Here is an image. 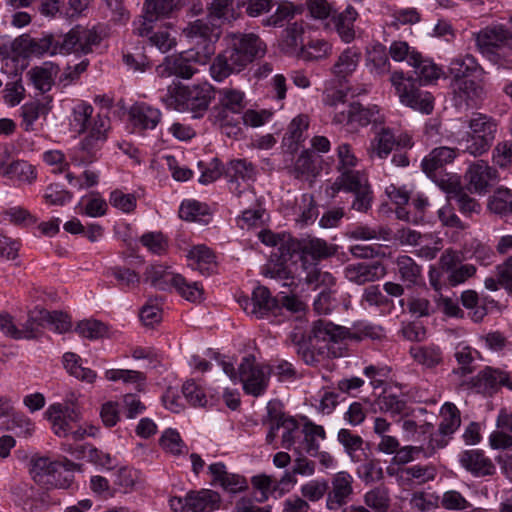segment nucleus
<instances>
[{
    "label": "nucleus",
    "mask_w": 512,
    "mask_h": 512,
    "mask_svg": "<svg viewBox=\"0 0 512 512\" xmlns=\"http://www.w3.org/2000/svg\"><path fill=\"white\" fill-rule=\"evenodd\" d=\"M376 404L380 411L391 415H401L406 409V402L394 394L381 395Z\"/></svg>",
    "instance_id": "680f3d73"
},
{
    "label": "nucleus",
    "mask_w": 512,
    "mask_h": 512,
    "mask_svg": "<svg viewBox=\"0 0 512 512\" xmlns=\"http://www.w3.org/2000/svg\"><path fill=\"white\" fill-rule=\"evenodd\" d=\"M245 107L244 93L232 88L218 91V103L211 110V118L228 137L241 133V114Z\"/></svg>",
    "instance_id": "20e7f679"
},
{
    "label": "nucleus",
    "mask_w": 512,
    "mask_h": 512,
    "mask_svg": "<svg viewBox=\"0 0 512 512\" xmlns=\"http://www.w3.org/2000/svg\"><path fill=\"white\" fill-rule=\"evenodd\" d=\"M479 69L476 59L472 55H465L453 59L449 65V72L455 80L467 78Z\"/></svg>",
    "instance_id": "49530a36"
},
{
    "label": "nucleus",
    "mask_w": 512,
    "mask_h": 512,
    "mask_svg": "<svg viewBox=\"0 0 512 512\" xmlns=\"http://www.w3.org/2000/svg\"><path fill=\"white\" fill-rule=\"evenodd\" d=\"M214 97V88L207 83L191 87L174 84L168 87L163 101L167 107L180 112H189L193 118H201L207 112Z\"/></svg>",
    "instance_id": "7ed1b4c3"
},
{
    "label": "nucleus",
    "mask_w": 512,
    "mask_h": 512,
    "mask_svg": "<svg viewBox=\"0 0 512 512\" xmlns=\"http://www.w3.org/2000/svg\"><path fill=\"white\" fill-rule=\"evenodd\" d=\"M346 279L357 285L374 282L385 274L379 262L349 264L344 269Z\"/></svg>",
    "instance_id": "412c9836"
},
{
    "label": "nucleus",
    "mask_w": 512,
    "mask_h": 512,
    "mask_svg": "<svg viewBox=\"0 0 512 512\" xmlns=\"http://www.w3.org/2000/svg\"><path fill=\"white\" fill-rule=\"evenodd\" d=\"M280 254L282 258L292 257L295 254L300 255L303 266H306L307 258L313 261H319L328 258L335 253V248L320 238L288 239L280 243Z\"/></svg>",
    "instance_id": "9d476101"
},
{
    "label": "nucleus",
    "mask_w": 512,
    "mask_h": 512,
    "mask_svg": "<svg viewBox=\"0 0 512 512\" xmlns=\"http://www.w3.org/2000/svg\"><path fill=\"white\" fill-rule=\"evenodd\" d=\"M220 495L209 489L188 493L189 512H212L219 507Z\"/></svg>",
    "instance_id": "c756f323"
},
{
    "label": "nucleus",
    "mask_w": 512,
    "mask_h": 512,
    "mask_svg": "<svg viewBox=\"0 0 512 512\" xmlns=\"http://www.w3.org/2000/svg\"><path fill=\"white\" fill-rule=\"evenodd\" d=\"M238 0H213L209 6V16L225 22H232L239 17L236 8H240Z\"/></svg>",
    "instance_id": "4c0bfd02"
},
{
    "label": "nucleus",
    "mask_w": 512,
    "mask_h": 512,
    "mask_svg": "<svg viewBox=\"0 0 512 512\" xmlns=\"http://www.w3.org/2000/svg\"><path fill=\"white\" fill-rule=\"evenodd\" d=\"M361 303L380 308L389 306L391 300L383 294L379 285H370L364 289Z\"/></svg>",
    "instance_id": "338daca9"
},
{
    "label": "nucleus",
    "mask_w": 512,
    "mask_h": 512,
    "mask_svg": "<svg viewBox=\"0 0 512 512\" xmlns=\"http://www.w3.org/2000/svg\"><path fill=\"white\" fill-rule=\"evenodd\" d=\"M474 37L481 54L494 63H501L512 55V31L504 24H490L475 33Z\"/></svg>",
    "instance_id": "0eeeda50"
},
{
    "label": "nucleus",
    "mask_w": 512,
    "mask_h": 512,
    "mask_svg": "<svg viewBox=\"0 0 512 512\" xmlns=\"http://www.w3.org/2000/svg\"><path fill=\"white\" fill-rule=\"evenodd\" d=\"M189 266L198 270L200 273L205 274L209 273L213 264H214V254L213 252L204 245H198L193 247L188 255Z\"/></svg>",
    "instance_id": "e433bc0d"
},
{
    "label": "nucleus",
    "mask_w": 512,
    "mask_h": 512,
    "mask_svg": "<svg viewBox=\"0 0 512 512\" xmlns=\"http://www.w3.org/2000/svg\"><path fill=\"white\" fill-rule=\"evenodd\" d=\"M145 281L159 290H169L171 287L186 300L191 302L201 301L204 290L198 282H187L180 274L168 271L161 265H150L146 268Z\"/></svg>",
    "instance_id": "6e6552de"
},
{
    "label": "nucleus",
    "mask_w": 512,
    "mask_h": 512,
    "mask_svg": "<svg viewBox=\"0 0 512 512\" xmlns=\"http://www.w3.org/2000/svg\"><path fill=\"white\" fill-rule=\"evenodd\" d=\"M226 175L229 177L230 191H235L242 186L239 179H241L244 184H249V181H255L257 170L256 167L246 159H236L228 164Z\"/></svg>",
    "instance_id": "b1692460"
},
{
    "label": "nucleus",
    "mask_w": 512,
    "mask_h": 512,
    "mask_svg": "<svg viewBox=\"0 0 512 512\" xmlns=\"http://www.w3.org/2000/svg\"><path fill=\"white\" fill-rule=\"evenodd\" d=\"M130 120L140 130L154 129L161 119V112L146 103H136L129 110Z\"/></svg>",
    "instance_id": "cd10ccee"
},
{
    "label": "nucleus",
    "mask_w": 512,
    "mask_h": 512,
    "mask_svg": "<svg viewBox=\"0 0 512 512\" xmlns=\"http://www.w3.org/2000/svg\"><path fill=\"white\" fill-rule=\"evenodd\" d=\"M183 32L196 45V49H204L208 44L215 48L214 42L218 38V33L207 20L198 19L189 23Z\"/></svg>",
    "instance_id": "4be33fe9"
},
{
    "label": "nucleus",
    "mask_w": 512,
    "mask_h": 512,
    "mask_svg": "<svg viewBox=\"0 0 512 512\" xmlns=\"http://www.w3.org/2000/svg\"><path fill=\"white\" fill-rule=\"evenodd\" d=\"M396 145V137L389 127H380L374 133L373 139L367 147L370 159H385Z\"/></svg>",
    "instance_id": "5701e85b"
},
{
    "label": "nucleus",
    "mask_w": 512,
    "mask_h": 512,
    "mask_svg": "<svg viewBox=\"0 0 512 512\" xmlns=\"http://www.w3.org/2000/svg\"><path fill=\"white\" fill-rule=\"evenodd\" d=\"M400 102L424 114H430L434 109V98L428 91L419 88L417 79L405 77L402 71H395L390 77Z\"/></svg>",
    "instance_id": "1a4fd4ad"
},
{
    "label": "nucleus",
    "mask_w": 512,
    "mask_h": 512,
    "mask_svg": "<svg viewBox=\"0 0 512 512\" xmlns=\"http://www.w3.org/2000/svg\"><path fill=\"white\" fill-rule=\"evenodd\" d=\"M280 428L283 429L281 436V446L284 449H291L296 443V440L302 435L299 423L293 417H289L284 422L280 423Z\"/></svg>",
    "instance_id": "13d9d810"
},
{
    "label": "nucleus",
    "mask_w": 512,
    "mask_h": 512,
    "mask_svg": "<svg viewBox=\"0 0 512 512\" xmlns=\"http://www.w3.org/2000/svg\"><path fill=\"white\" fill-rule=\"evenodd\" d=\"M501 386L507 387L512 391V381L507 372L492 367H485L476 376L471 377L469 381H462L461 388H474L478 392H495Z\"/></svg>",
    "instance_id": "dca6fc26"
},
{
    "label": "nucleus",
    "mask_w": 512,
    "mask_h": 512,
    "mask_svg": "<svg viewBox=\"0 0 512 512\" xmlns=\"http://www.w3.org/2000/svg\"><path fill=\"white\" fill-rule=\"evenodd\" d=\"M412 358L422 366L432 369L442 364L443 353L439 346H417L410 349Z\"/></svg>",
    "instance_id": "72a5a7b5"
},
{
    "label": "nucleus",
    "mask_w": 512,
    "mask_h": 512,
    "mask_svg": "<svg viewBox=\"0 0 512 512\" xmlns=\"http://www.w3.org/2000/svg\"><path fill=\"white\" fill-rule=\"evenodd\" d=\"M290 416H286L281 409V403L278 401H269L267 404V419L265 422L269 424V432L266 435V442L272 444L280 429V423L284 422Z\"/></svg>",
    "instance_id": "ea45409f"
},
{
    "label": "nucleus",
    "mask_w": 512,
    "mask_h": 512,
    "mask_svg": "<svg viewBox=\"0 0 512 512\" xmlns=\"http://www.w3.org/2000/svg\"><path fill=\"white\" fill-rule=\"evenodd\" d=\"M77 464L66 461L64 464L58 462V471L48 475L49 483H42L41 486L50 488L67 489L70 487L72 482L71 470L74 469Z\"/></svg>",
    "instance_id": "37998d69"
},
{
    "label": "nucleus",
    "mask_w": 512,
    "mask_h": 512,
    "mask_svg": "<svg viewBox=\"0 0 512 512\" xmlns=\"http://www.w3.org/2000/svg\"><path fill=\"white\" fill-rule=\"evenodd\" d=\"M105 376L110 381L121 380L127 384H136L137 387L144 384L146 380L143 373L135 370L110 369L106 371Z\"/></svg>",
    "instance_id": "e2e57ef3"
},
{
    "label": "nucleus",
    "mask_w": 512,
    "mask_h": 512,
    "mask_svg": "<svg viewBox=\"0 0 512 512\" xmlns=\"http://www.w3.org/2000/svg\"><path fill=\"white\" fill-rule=\"evenodd\" d=\"M400 279L407 287L417 286L422 280V268L410 256L401 255L396 259Z\"/></svg>",
    "instance_id": "473e14b6"
},
{
    "label": "nucleus",
    "mask_w": 512,
    "mask_h": 512,
    "mask_svg": "<svg viewBox=\"0 0 512 512\" xmlns=\"http://www.w3.org/2000/svg\"><path fill=\"white\" fill-rule=\"evenodd\" d=\"M94 108L85 102L77 104L72 111V125L76 128L78 133H83L88 129V124L91 122Z\"/></svg>",
    "instance_id": "864d4df0"
},
{
    "label": "nucleus",
    "mask_w": 512,
    "mask_h": 512,
    "mask_svg": "<svg viewBox=\"0 0 512 512\" xmlns=\"http://www.w3.org/2000/svg\"><path fill=\"white\" fill-rule=\"evenodd\" d=\"M292 173L298 179L315 177L318 173V168L313 159V154L309 151H303L296 159Z\"/></svg>",
    "instance_id": "09e8293b"
},
{
    "label": "nucleus",
    "mask_w": 512,
    "mask_h": 512,
    "mask_svg": "<svg viewBox=\"0 0 512 512\" xmlns=\"http://www.w3.org/2000/svg\"><path fill=\"white\" fill-rule=\"evenodd\" d=\"M208 470L213 476V483L219 484L224 490L230 493H238L247 486V482L243 477L228 473L226 466L222 462L209 465Z\"/></svg>",
    "instance_id": "a878e982"
},
{
    "label": "nucleus",
    "mask_w": 512,
    "mask_h": 512,
    "mask_svg": "<svg viewBox=\"0 0 512 512\" xmlns=\"http://www.w3.org/2000/svg\"><path fill=\"white\" fill-rule=\"evenodd\" d=\"M360 58L361 53L354 47H349L340 54L332 72L339 78H345L356 70Z\"/></svg>",
    "instance_id": "c9c22d12"
},
{
    "label": "nucleus",
    "mask_w": 512,
    "mask_h": 512,
    "mask_svg": "<svg viewBox=\"0 0 512 512\" xmlns=\"http://www.w3.org/2000/svg\"><path fill=\"white\" fill-rule=\"evenodd\" d=\"M58 471V462H53L49 458L39 457L32 460L30 474L32 479L39 485L49 483L48 475Z\"/></svg>",
    "instance_id": "79ce46f5"
},
{
    "label": "nucleus",
    "mask_w": 512,
    "mask_h": 512,
    "mask_svg": "<svg viewBox=\"0 0 512 512\" xmlns=\"http://www.w3.org/2000/svg\"><path fill=\"white\" fill-rule=\"evenodd\" d=\"M105 142L104 137L87 134L80 143V149L86 155L82 157L73 156L71 162L76 166L92 163L97 158V153Z\"/></svg>",
    "instance_id": "f704fd0d"
},
{
    "label": "nucleus",
    "mask_w": 512,
    "mask_h": 512,
    "mask_svg": "<svg viewBox=\"0 0 512 512\" xmlns=\"http://www.w3.org/2000/svg\"><path fill=\"white\" fill-rule=\"evenodd\" d=\"M359 478L366 484L375 483L383 479V470L379 461L369 459L357 468Z\"/></svg>",
    "instance_id": "bf43d9fd"
},
{
    "label": "nucleus",
    "mask_w": 512,
    "mask_h": 512,
    "mask_svg": "<svg viewBox=\"0 0 512 512\" xmlns=\"http://www.w3.org/2000/svg\"><path fill=\"white\" fill-rule=\"evenodd\" d=\"M469 131L458 141L463 153L474 157L487 153L496 139L498 121L484 113H474L468 120Z\"/></svg>",
    "instance_id": "39448f33"
},
{
    "label": "nucleus",
    "mask_w": 512,
    "mask_h": 512,
    "mask_svg": "<svg viewBox=\"0 0 512 512\" xmlns=\"http://www.w3.org/2000/svg\"><path fill=\"white\" fill-rule=\"evenodd\" d=\"M365 504L378 511H386L389 506L388 491L383 487H376L364 496Z\"/></svg>",
    "instance_id": "774afa93"
},
{
    "label": "nucleus",
    "mask_w": 512,
    "mask_h": 512,
    "mask_svg": "<svg viewBox=\"0 0 512 512\" xmlns=\"http://www.w3.org/2000/svg\"><path fill=\"white\" fill-rule=\"evenodd\" d=\"M270 368L255 362L253 357H244L239 365V380L246 394L254 397L263 395L268 387Z\"/></svg>",
    "instance_id": "f8f14e48"
},
{
    "label": "nucleus",
    "mask_w": 512,
    "mask_h": 512,
    "mask_svg": "<svg viewBox=\"0 0 512 512\" xmlns=\"http://www.w3.org/2000/svg\"><path fill=\"white\" fill-rule=\"evenodd\" d=\"M402 476H406L408 480H416L418 484L434 480L436 470L431 465H414L401 470Z\"/></svg>",
    "instance_id": "052dcab7"
},
{
    "label": "nucleus",
    "mask_w": 512,
    "mask_h": 512,
    "mask_svg": "<svg viewBox=\"0 0 512 512\" xmlns=\"http://www.w3.org/2000/svg\"><path fill=\"white\" fill-rule=\"evenodd\" d=\"M489 209L496 213L506 215L512 212V192L509 189H499L489 201Z\"/></svg>",
    "instance_id": "4d7b16f0"
},
{
    "label": "nucleus",
    "mask_w": 512,
    "mask_h": 512,
    "mask_svg": "<svg viewBox=\"0 0 512 512\" xmlns=\"http://www.w3.org/2000/svg\"><path fill=\"white\" fill-rule=\"evenodd\" d=\"M206 205L198 201L183 202L179 209V216L186 221H202V217L208 215Z\"/></svg>",
    "instance_id": "0e129e2a"
},
{
    "label": "nucleus",
    "mask_w": 512,
    "mask_h": 512,
    "mask_svg": "<svg viewBox=\"0 0 512 512\" xmlns=\"http://www.w3.org/2000/svg\"><path fill=\"white\" fill-rule=\"evenodd\" d=\"M468 189L475 193H486L497 178V171L487 162L479 160L471 164L465 174Z\"/></svg>",
    "instance_id": "a211bd4d"
},
{
    "label": "nucleus",
    "mask_w": 512,
    "mask_h": 512,
    "mask_svg": "<svg viewBox=\"0 0 512 512\" xmlns=\"http://www.w3.org/2000/svg\"><path fill=\"white\" fill-rule=\"evenodd\" d=\"M332 52V46L324 39H315L302 45L299 55L304 60H321L328 57Z\"/></svg>",
    "instance_id": "a18cd8bd"
},
{
    "label": "nucleus",
    "mask_w": 512,
    "mask_h": 512,
    "mask_svg": "<svg viewBox=\"0 0 512 512\" xmlns=\"http://www.w3.org/2000/svg\"><path fill=\"white\" fill-rule=\"evenodd\" d=\"M2 175L26 183H32L36 178L33 166L23 160L11 161Z\"/></svg>",
    "instance_id": "3c124183"
},
{
    "label": "nucleus",
    "mask_w": 512,
    "mask_h": 512,
    "mask_svg": "<svg viewBox=\"0 0 512 512\" xmlns=\"http://www.w3.org/2000/svg\"><path fill=\"white\" fill-rule=\"evenodd\" d=\"M333 121L337 124L355 123L359 126H367L370 123L374 125L381 124L384 120L376 105L364 107L359 102H352L347 106V109L336 113Z\"/></svg>",
    "instance_id": "f3484780"
},
{
    "label": "nucleus",
    "mask_w": 512,
    "mask_h": 512,
    "mask_svg": "<svg viewBox=\"0 0 512 512\" xmlns=\"http://www.w3.org/2000/svg\"><path fill=\"white\" fill-rule=\"evenodd\" d=\"M16 41L25 52L33 55L88 54L100 44L101 37L94 29L77 25L65 34H46L41 38L22 35Z\"/></svg>",
    "instance_id": "f257e3e1"
},
{
    "label": "nucleus",
    "mask_w": 512,
    "mask_h": 512,
    "mask_svg": "<svg viewBox=\"0 0 512 512\" xmlns=\"http://www.w3.org/2000/svg\"><path fill=\"white\" fill-rule=\"evenodd\" d=\"M215 48L208 44L204 49L191 48L178 55L168 56L156 67V73L161 78L176 76L190 79L198 71V66L206 65Z\"/></svg>",
    "instance_id": "423d86ee"
},
{
    "label": "nucleus",
    "mask_w": 512,
    "mask_h": 512,
    "mask_svg": "<svg viewBox=\"0 0 512 512\" xmlns=\"http://www.w3.org/2000/svg\"><path fill=\"white\" fill-rule=\"evenodd\" d=\"M357 17L358 13L352 6H348L343 12L332 17L334 28L343 42L351 43L355 39L354 23Z\"/></svg>",
    "instance_id": "c85d7f7f"
},
{
    "label": "nucleus",
    "mask_w": 512,
    "mask_h": 512,
    "mask_svg": "<svg viewBox=\"0 0 512 512\" xmlns=\"http://www.w3.org/2000/svg\"><path fill=\"white\" fill-rule=\"evenodd\" d=\"M352 496L353 477L346 471H340L328 483L326 508L329 511H338L351 501Z\"/></svg>",
    "instance_id": "2eb2a0df"
},
{
    "label": "nucleus",
    "mask_w": 512,
    "mask_h": 512,
    "mask_svg": "<svg viewBox=\"0 0 512 512\" xmlns=\"http://www.w3.org/2000/svg\"><path fill=\"white\" fill-rule=\"evenodd\" d=\"M409 65L415 70L418 76V84L430 83L440 77L441 69L429 59H424L420 53H413L409 57Z\"/></svg>",
    "instance_id": "2f4dec72"
},
{
    "label": "nucleus",
    "mask_w": 512,
    "mask_h": 512,
    "mask_svg": "<svg viewBox=\"0 0 512 512\" xmlns=\"http://www.w3.org/2000/svg\"><path fill=\"white\" fill-rule=\"evenodd\" d=\"M239 304L248 315L256 319H269L277 317L281 313L278 298L272 296L270 290L265 286L254 288L251 298H241Z\"/></svg>",
    "instance_id": "4468645a"
},
{
    "label": "nucleus",
    "mask_w": 512,
    "mask_h": 512,
    "mask_svg": "<svg viewBox=\"0 0 512 512\" xmlns=\"http://www.w3.org/2000/svg\"><path fill=\"white\" fill-rule=\"evenodd\" d=\"M460 463L478 477L492 475L495 471L492 461L482 451L476 449L464 451L460 456Z\"/></svg>",
    "instance_id": "393cba45"
},
{
    "label": "nucleus",
    "mask_w": 512,
    "mask_h": 512,
    "mask_svg": "<svg viewBox=\"0 0 512 512\" xmlns=\"http://www.w3.org/2000/svg\"><path fill=\"white\" fill-rule=\"evenodd\" d=\"M145 20L152 23L160 18L168 17L177 9L176 0H146L144 4Z\"/></svg>",
    "instance_id": "58836bf2"
},
{
    "label": "nucleus",
    "mask_w": 512,
    "mask_h": 512,
    "mask_svg": "<svg viewBox=\"0 0 512 512\" xmlns=\"http://www.w3.org/2000/svg\"><path fill=\"white\" fill-rule=\"evenodd\" d=\"M439 187L447 193L448 200L454 199L457 202L460 211L463 213L475 212L479 208L478 203L462 190L456 175H450L447 176V179H441Z\"/></svg>",
    "instance_id": "aec40b11"
},
{
    "label": "nucleus",
    "mask_w": 512,
    "mask_h": 512,
    "mask_svg": "<svg viewBox=\"0 0 512 512\" xmlns=\"http://www.w3.org/2000/svg\"><path fill=\"white\" fill-rule=\"evenodd\" d=\"M368 185L370 184L367 176L360 171H343L329 187L327 193L334 197L340 190L354 193Z\"/></svg>",
    "instance_id": "bb28decb"
},
{
    "label": "nucleus",
    "mask_w": 512,
    "mask_h": 512,
    "mask_svg": "<svg viewBox=\"0 0 512 512\" xmlns=\"http://www.w3.org/2000/svg\"><path fill=\"white\" fill-rule=\"evenodd\" d=\"M328 492V482L326 480H310L301 487L303 498L311 502H317Z\"/></svg>",
    "instance_id": "69168bd1"
},
{
    "label": "nucleus",
    "mask_w": 512,
    "mask_h": 512,
    "mask_svg": "<svg viewBox=\"0 0 512 512\" xmlns=\"http://www.w3.org/2000/svg\"><path fill=\"white\" fill-rule=\"evenodd\" d=\"M303 267L306 270L305 282L307 284L315 285V287L323 286L324 288L335 285V277L330 272L319 269L316 263H310Z\"/></svg>",
    "instance_id": "603ef678"
},
{
    "label": "nucleus",
    "mask_w": 512,
    "mask_h": 512,
    "mask_svg": "<svg viewBox=\"0 0 512 512\" xmlns=\"http://www.w3.org/2000/svg\"><path fill=\"white\" fill-rule=\"evenodd\" d=\"M349 336V329L329 321L318 320L313 325L310 341L314 339L323 342L322 350L327 349V355L336 358L343 355L344 349L341 345Z\"/></svg>",
    "instance_id": "ddd939ff"
},
{
    "label": "nucleus",
    "mask_w": 512,
    "mask_h": 512,
    "mask_svg": "<svg viewBox=\"0 0 512 512\" xmlns=\"http://www.w3.org/2000/svg\"><path fill=\"white\" fill-rule=\"evenodd\" d=\"M477 355L478 352L470 346L458 345L454 353L458 367L451 371V376L462 379L472 374L476 369Z\"/></svg>",
    "instance_id": "7c9ffc66"
},
{
    "label": "nucleus",
    "mask_w": 512,
    "mask_h": 512,
    "mask_svg": "<svg viewBox=\"0 0 512 512\" xmlns=\"http://www.w3.org/2000/svg\"><path fill=\"white\" fill-rule=\"evenodd\" d=\"M455 92L466 100L477 101L485 96V90L480 82L472 79L462 78L456 80Z\"/></svg>",
    "instance_id": "8fccbe9b"
},
{
    "label": "nucleus",
    "mask_w": 512,
    "mask_h": 512,
    "mask_svg": "<svg viewBox=\"0 0 512 512\" xmlns=\"http://www.w3.org/2000/svg\"><path fill=\"white\" fill-rule=\"evenodd\" d=\"M48 317V310L35 307L28 312L27 319L18 327L13 317L9 314L0 315V330L8 337L21 340V339H35L38 337L39 328L44 325L45 318Z\"/></svg>",
    "instance_id": "9b49d317"
},
{
    "label": "nucleus",
    "mask_w": 512,
    "mask_h": 512,
    "mask_svg": "<svg viewBox=\"0 0 512 512\" xmlns=\"http://www.w3.org/2000/svg\"><path fill=\"white\" fill-rule=\"evenodd\" d=\"M459 150L461 149L447 146L434 148L422 161L423 171L439 185V181L446 178L444 176L438 178L437 172L451 163L456 158Z\"/></svg>",
    "instance_id": "6ab92c4d"
},
{
    "label": "nucleus",
    "mask_w": 512,
    "mask_h": 512,
    "mask_svg": "<svg viewBox=\"0 0 512 512\" xmlns=\"http://www.w3.org/2000/svg\"><path fill=\"white\" fill-rule=\"evenodd\" d=\"M399 304L401 307L406 305L409 313L416 317H429L436 312L435 305L420 295L410 296L406 303L404 299H401Z\"/></svg>",
    "instance_id": "de8ad7c7"
},
{
    "label": "nucleus",
    "mask_w": 512,
    "mask_h": 512,
    "mask_svg": "<svg viewBox=\"0 0 512 512\" xmlns=\"http://www.w3.org/2000/svg\"><path fill=\"white\" fill-rule=\"evenodd\" d=\"M80 357L72 352H67L63 356V363L66 370L70 375L88 383H92L96 378V374L93 370L82 367L79 363Z\"/></svg>",
    "instance_id": "c03bdc74"
},
{
    "label": "nucleus",
    "mask_w": 512,
    "mask_h": 512,
    "mask_svg": "<svg viewBox=\"0 0 512 512\" xmlns=\"http://www.w3.org/2000/svg\"><path fill=\"white\" fill-rule=\"evenodd\" d=\"M45 414L48 419H59V417H63L68 421L77 422L80 419L81 413L79 407L75 404L56 403L49 406Z\"/></svg>",
    "instance_id": "6e6d98bb"
},
{
    "label": "nucleus",
    "mask_w": 512,
    "mask_h": 512,
    "mask_svg": "<svg viewBox=\"0 0 512 512\" xmlns=\"http://www.w3.org/2000/svg\"><path fill=\"white\" fill-rule=\"evenodd\" d=\"M53 68L34 67L27 72V76L34 86L41 92L51 89L53 83Z\"/></svg>",
    "instance_id": "5fc2aeb1"
},
{
    "label": "nucleus",
    "mask_w": 512,
    "mask_h": 512,
    "mask_svg": "<svg viewBox=\"0 0 512 512\" xmlns=\"http://www.w3.org/2000/svg\"><path fill=\"white\" fill-rule=\"evenodd\" d=\"M442 421L439 425L441 435L453 434L461 424L460 411L455 404L446 402L441 408Z\"/></svg>",
    "instance_id": "a19ab883"
},
{
    "label": "nucleus",
    "mask_w": 512,
    "mask_h": 512,
    "mask_svg": "<svg viewBox=\"0 0 512 512\" xmlns=\"http://www.w3.org/2000/svg\"><path fill=\"white\" fill-rule=\"evenodd\" d=\"M227 48L216 56L210 66V74L216 81H223L239 73L255 58L265 54L266 46L254 33H228L225 37Z\"/></svg>",
    "instance_id": "f03ea898"
}]
</instances>
